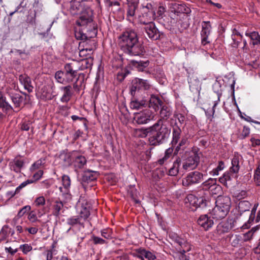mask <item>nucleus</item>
<instances>
[{"mask_svg":"<svg viewBox=\"0 0 260 260\" xmlns=\"http://www.w3.org/2000/svg\"><path fill=\"white\" fill-rule=\"evenodd\" d=\"M153 117L151 111L149 109H146L135 113L134 120L138 124H144L148 123Z\"/></svg>","mask_w":260,"mask_h":260,"instance_id":"obj_10","label":"nucleus"},{"mask_svg":"<svg viewBox=\"0 0 260 260\" xmlns=\"http://www.w3.org/2000/svg\"><path fill=\"white\" fill-rule=\"evenodd\" d=\"M241 156L238 154H235L232 160V167H230L229 170L232 172L237 175L240 169L239 159Z\"/></svg>","mask_w":260,"mask_h":260,"instance_id":"obj_33","label":"nucleus"},{"mask_svg":"<svg viewBox=\"0 0 260 260\" xmlns=\"http://www.w3.org/2000/svg\"><path fill=\"white\" fill-rule=\"evenodd\" d=\"M146 250L143 248L137 249L134 255L143 260V255L146 253Z\"/></svg>","mask_w":260,"mask_h":260,"instance_id":"obj_57","label":"nucleus"},{"mask_svg":"<svg viewBox=\"0 0 260 260\" xmlns=\"http://www.w3.org/2000/svg\"><path fill=\"white\" fill-rule=\"evenodd\" d=\"M45 204V199L44 197L41 196L36 199L35 201V206L40 207L44 205Z\"/></svg>","mask_w":260,"mask_h":260,"instance_id":"obj_53","label":"nucleus"},{"mask_svg":"<svg viewBox=\"0 0 260 260\" xmlns=\"http://www.w3.org/2000/svg\"><path fill=\"white\" fill-rule=\"evenodd\" d=\"M43 174V171L41 170H39L33 175L32 178L29 180L33 181V183H35L42 177Z\"/></svg>","mask_w":260,"mask_h":260,"instance_id":"obj_51","label":"nucleus"},{"mask_svg":"<svg viewBox=\"0 0 260 260\" xmlns=\"http://www.w3.org/2000/svg\"><path fill=\"white\" fill-rule=\"evenodd\" d=\"M204 175L197 171L188 173L182 180V184L184 186H189L199 184L204 180Z\"/></svg>","mask_w":260,"mask_h":260,"instance_id":"obj_8","label":"nucleus"},{"mask_svg":"<svg viewBox=\"0 0 260 260\" xmlns=\"http://www.w3.org/2000/svg\"><path fill=\"white\" fill-rule=\"evenodd\" d=\"M92 238L94 244L102 245L106 243V240L99 237L93 236Z\"/></svg>","mask_w":260,"mask_h":260,"instance_id":"obj_58","label":"nucleus"},{"mask_svg":"<svg viewBox=\"0 0 260 260\" xmlns=\"http://www.w3.org/2000/svg\"><path fill=\"white\" fill-rule=\"evenodd\" d=\"M137 8L128 7L127 11V17L130 19L131 18L133 17L135 15L136 10Z\"/></svg>","mask_w":260,"mask_h":260,"instance_id":"obj_56","label":"nucleus"},{"mask_svg":"<svg viewBox=\"0 0 260 260\" xmlns=\"http://www.w3.org/2000/svg\"><path fill=\"white\" fill-rule=\"evenodd\" d=\"M185 202L186 204H189V206L197 208L198 206L204 207L206 206L207 200L202 197L198 199L194 195L189 194L186 196Z\"/></svg>","mask_w":260,"mask_h":260,"instance_id":"obj_14","label":"nucleus"},{"mask_svg":"<svg viewBox=\"0 0 260 260\" xmlns=\"http://www.w3.org/2000/svg\"><path fill=\"white\" fill-rule=\"evenodd\" d=\"M139 0H127L128 7L138 8Z\"/></svg>","mask_w":260,"mask_h":260,"instance_id":"obj_61","label":"nucleus"},{"mask_svg":"<svg viewBox=\"0 0 260 260\" xmlns=\"http://www.w3.org/2000/svg\"><path fill=\"white\" fill-rule=\"evenodd\" d=\"M24 165L23 159L19 157H16L9 163V167L11 171L17 173H20L22 168Z\"/></svg>","mask_w":260,"mask_h":260,"instance_id":"obj_20","label":"nucleus"},{"mask_svg":"<svg viewBox=\"0 0 260 260\" xmlns=\"http://www.w3.org/2000/svg\"><path fill=\"white\" fill-rule=\"evenodd\" d=\"M119 44L123 52L130 55H140L144 52L142 44L139 42L137 33L131 28L126 29L119 36Z\"/></svg>","mask_w":260,"mask_h":260,"instance_id":"obj_2","label":"nucleus"},{"mask_svg":"<svg viewBox=\"0 0 260 260\" xmlns=\"http://www.w3.org/2000/svg\"><path fill=\"white\" fill-rule=\"evenodd\" d=\"M9 96L15 107H19L24 100V98L18 93L10 92Z\"/></svg>","mask_w":260,"mask_h":260,"instance_id":"obj_30","label":"nucleus"},{"mask_svg":"<svg viewBox=\"0 0 260 260\" xmlns=\"http://www.w3.org/2000/svg\"><path fill=\"white\" fill-rule=\"evenodd\" d=\"M250 128L248 126H244L242 132L240 134L239 137L241 139H244L248 137L250 134Z\"/></svg>","mask_w":260,"mask_h":260,"instance_id":"obj_52","label":"nucleus"},{"mask_svg":"<svg viewBox=\"0 0 260 260\" xmlns=\"http://www.w3.org/2000/svg\"><path fill=\"white\" fill-rule=\"evenodd\" d=\"M28 219L32 222L38 221V218L36 213L34 211H31L28 216Z\"/></svg>","mask_w":260,"mask_h":260,"instance_id":"obj_60","label":"nucleus"},{"mask_svg":"<svg viewBox=\"0 0 260 260\" xmlns=\"http://www.w3.org/2000/svg\"><path fill=\"white\" fill-rule=\"evenodd\" d=\"M89 215V206L85 207L82 206L79 211V215L68 218L67 223L72 226L79 225L83 228L84 227V222L87 219Z\"/></svg>","mask_w":260,"mask_h":260,"instance_id":"obj_6","label":"nucleus"},{"mask_svg":"<svg viewBox=\"0 0 260 260\" xmlns=\"http://www.w3.org/2000/svg\"><path fill=\"white\" fill-rule=\"evenodd\" d=\"M92 24V22L91 24L81 26L83 27V28H76L75 30V36L76 39L78 40H88L89 38H91L95 36L96 30L94 27H93V29L90 30H89V29L87 28L88 26H91Z\"/></svg>","mask_w":260,"mask_h":260,"instance_id":"obj_7","label":"nucleus"},{"mask_svg":"<svg viewBox=\"0 0 260 260\" xmlns=\"http://www.w3.org/2000/svg\"><path fill=\"white\" fill-rule=\"evenodd\" d=\"M96 172L91 170H87L84 172L82 176V180L84 181H91L95 180L96 177L95 175Z\"/></svg>","mask_w":260,"mask_h":260,"instance_id":"obj_38","label":"nucleus"},{"mask_svg":"<svg viewBox=\"0 0 260 260\" xmlns=\"http://www.w3.org/2000/svg\"><path fill=\"white\" fill-rule=\"evenodd\" d=\"M254 181L257 186H260V161L258 163L254 171Z\"/></svg>","mask_w":260,"mask_h":260,"instance_id":"obj_45","label":"nucleus"},{"mask_svg":"<svg viewBox=\"0 0 260 260\" xmlns=\"http://www.w3.org/2000/svg\"><path fill=\"white\" fill-rule=\"evenodd\" d=\"M0 108L5 109L6 110H9L12 109L10 104L8 102L6 101L3 98H0Z\"/></svg>","mask_w":260,"mask_h":260,"instance_id":"obj_49","label":"nucleus"},{"mask_svg":"<svg viewBox=\"0 0 260 260\" xmlns=\"http://www.w3.org/2000/svg\"><path fill=\"white\" fill-rule=\"evenodd\" d=\"M173 152V149L172 147L167 149L165 152L164 156L168 159L172 155Z\"/></svg>","mask_w":260,"mask_h":260,"instance_id":"obj_63","label":"nucleus"},{"mask_svg":"<svg viewBox=\"0 0 260 260\" xmlns=\"http://www.w3.org/2000/svg\"><path fill=\"white\" fill-rule=\"evenodd\" d=\"M70 11L73 15H81L79 19L76 21L78 25L84 26L91 23L92 10L87 5L86 0H72Z\"/></svg>","mask_w":260,"mask_h":260,"instance_id":"obj_3","label":"nucleus"},{"mask_svg":"<svg viewBox=\"0 0 260 260\" xmlns=\"http://www.w3.org/2000/svg\"><path fill=\"white\" fill-rule=\"evenodd\" d=\"M149 63V62L148 60L137 61L135 60H132L130 61L129 64L133 69L137 70L138 71L143 72L144 71L145 69L148 66Z\"/></svg>","mask_w":260,"mask_h":260,"instance_id":"obj_22","label":"nucleus"},{"mask_svg":"<svg viewBox=\"0 0 260 260\" xmlns=\"http://www.w3.org/2000/svg\"><path fill=\"white\" fill-rule=\"evenodd\" d=\"M211 26L210 21H203L201 32V43L205 46L210 43L208 37L210 34Z\"/></svg>","mask_w":260,"mask_h":260,"instance_id":"obj_16","label":"nucleus"},{"mask_svg":"<svg viewBox=\"0 0 260 260\" xmlns=\"http://www.w3.org/2000/svg\"><path fill=\"white\" fill-rule=\"evenodd\" d=\"M156 18V14L154 10H151L147 12H145L139 18V21L141 24H144L145 26L149 23H154L153 21Z\"/></svg>","mask_w":260,"mask_h":260,"instance_id":"obj_19","label":"nucleus"},{"mask_svg":"<svg viewBox=\"0 0 260 260\" xmlns=\"http://www.w3.org/2000/svg\"><path fill=\"white\" fill-rule=\"evenodd\" d=\"M166 173V169L161 168L156 169L152 173V178L156 183L161 179Z\"/></svg>","mask_w":260,"mask_h":260,"instance_id":"obj_34","label":"nucleus"},{"mask_svg":"<svg viewBox=\"0 0 260 260\" xmlns=\"http://www.w3.org/2000/svg\"><path fill=\"white\" fill-rule=\"evenodd\" d=\"M140 88L141 90H147L149 88L150 84L147 80L140 79Z\"/></svg>","mask_w":260,"mask_h":260,"instance_id":"obj_50","label":"nucleus"},{"mask_svg":"<svg viewBox=\"0 0 260 260\" xmlns=\"http://www.w3.org/2000/svg\"><path fill=\"white\" fill-rule=\"evenodd\" d=\"M136 135L141 138L148 136V141L151 145L157 146L166 142L169 139L171 128L158 119L152 126L146 128L137 129Z\"/></svg>","mask_w":260,"mask_h":260,"instance_id":"obj_1","label":"nucleus"},{"mask_svg":"<svg viewBox=\"0 0 260 260\" xmlns=\"http://www.w3.org/2000/svg\"><path fill=\"white\" fill-rule=\"evenodd\" d=\"M181 160L178 157L173 162V166L170 169L168 172V175L170 176H175L178 173L179 167L181 165Z\"/></svg>","mask_w":260,"mask_h":260,"instance_id":"obj_31","label":"nucleus"},{"mask_svg":"<svg viewBox=\"0 0 260 260\" xmlns=\"http://www.w3.org/2000/svg\"><path fill=\"white\" fill-rule=\"evenodd\" d=\"M87 164L86 157L77 152H72V163L75 171L78 172V170L83 169Z\"/></svg>","mask_w":260,"mask_h":260,"instance_id":"obj_11","label":"nucleus"},{"mask_svg":"<svg viewBox=\"0 0 260 260\" xmlns=\"http://www.w3.org/2000/svg\"><path fill=\"white\" fill-rule=\"evenodd\" d=\"M212 216L208 214L201 215L198 219V224L204 230L207 231L211 228L214 224Z\"/></svg>","mask_w":260,"mask_h":260,"instance_id":"obj_18","label":"nucleus"},{"mask_svg":"<svg viewBox=\"0 0 260 260\" xmlns=\"http://www.w3.org/2000/svg\"><path fill=\"white\" fill-rule=\"evenodd\" d=\"M210 192L212 195H217L218 197H220V194L222 193V187L220 185L217 184L216 182V184L213 186L210 190Z\"/></svg>","mask_w":260,"mask_h":260,"instance_id":"obj_46","label":"nucleus"},{"mask_svg":"<svg viewBox=\"0 0 260 260\" xmlns=\"http://www.w3.org/2000/svg\"><path fill=\"white\" fill-rule=\"evenodd\" d=\"M71 181L70 177L67 175H63L62 176V185L59 189L61 192L62 196L67 200L71 199V194L70 193V186Z\"/></svg>","mask_w":260,"mask_h":260,"instance_id":"obj_12","label":"nucleus"},{"mask_svg":"<svg viewBox=\"0 0 260 260\" xmlns=\"http://www.w3.org/2000/svg\"><path fill=\"white\" fill-rule=\"evenodd\" d=\"M60 89L63 92V94L60 98V101L62 103H68L72 96V86L68 85L61 86Z\"/></svg>","mask_w":260,"mask_h":260,"instance_id":"obj_25","label":"nucleus"},{"mask_svg":"<svg viewBox=\"0 0 260 260\" xmlns=\"http://www.w3.org/2000/svg\"><path fill=\"white\" fill-rule=\"evenodd\" d=\"M217 182L216 179L210 178L206 180L202 184V186L205 189H209V190L212 188L213 186H214Z\"/></svg>","mask_w":260,"mask_h":260,"instance_id":"obj_41","label":"nucleus"},{"mask_svg":"<svg viewBox=\"0 0 260 260\" xmlns=\"http://www.w3.org/2000/svg\"><path fill=\"white\" fill-rule=\"evenodd\" d=\"M33 183V181L30 180L29 179H27V180L21 183L17 188V191H20V190L25 187L26 185L29 184Z\"/></svg>","mask_w":260,"mask_h":260,"instance_id":"obj_59","label":"nucleus"},{"mask_svg":"<svg viewBox=\"0 0 260 260\" xmlns=\"http://www.w3.org/2000/svg\"><path fill=\"white\" fill-rule=\"evenodd\" d=\"M245 35L250 38L252 41L253 45H257L260 44V35L257 32L253 31L251 32H246Z\"/></svg>","mask_w":260,"mask_h":260,"instance_id":"obj_39","label":"nucleus"},{"mask_svg":"<svg viewBox=\"0 0 260 260\" xmlns=\"http://www.w3.org/2000/svg\"><path fill=\"white\" fill-rule=\"evenodd\" d=\"M188 144V139L186 137H182L175 148L174 154H177L178 153H181V151H183L187 147Z\"/></svg>","mask_w":260,"mask_h":260,"instance_id":"obj_35","label":"nucleus"},{"mask_svg":"<svg viewBox=\"0 0 260 260\" xmlns=\"http://www.w3.org/2000/svg\"><path fill=\"white\" fill-rule=\"evenodd\" d=\"M146 259L147 260H155L156 258V256L152 252L147 251H146Z\"/></svg>","mask_w":260,"mask_h":260,"instance_id":"obj_64","label":"nucleus"},{"mask_svg":"<svg viewBox=\"0 0 260 260\" xmlns=\"http://www.w3.org/2000/svg\"><path fill=\"white\" fill-rule=\"evenodd\" d=\"M63 204L62 202L56 201L53 206V214L56 216H58L60 213V211L63 208Z\"/></svg>","mask_w":260,"mask_h":260,"instance_id":"obj_43","label":"nucleus"},{"mask_svg":"<svg viewBox=\"0 0 260 260\" xmlns=\"http://www.w3.org/2000/svg\"><path fill=\"white\" fill-rule=\"evenodd\" d=\"M169 237L180 247L179 251L182 254H184L191 250V245L181 236H179L174 233H170Z\"/></svg>","mask_w":260,"mask_h":260,"instance_id":"obj_9","label":"nucleus"},{"mask_svg":"<svg viewBox=\"0 0 260 260\" xmlns=\"http://www.w3.org/2000/svg\"><path fill=\"white\" fill-rule=\"evenodd\" d=\"M76 62L67 63L64 66V70L66 75H71L72 76H76L77 70L75 67Z\"/></svg>","mask_w":260,"mask_h":260,"instance_id":"obj_36","label":"nucleus"},{"mask_svg":"<svg viewBox=\"0 0 260 260\" xmlns=\"http://www.w3.org/2000/svg\"><path fill=\"white\" fill-rule=\"evenodd\" d=\"M140 79L135 78L132 80V85L130 87V92L131 95L134 96L139 92L141 90L140 88Z\"/></svg>","mask_w":260,"mask_h":260,"instance_id":"obj_37","label":"nucleus"},{"mask_svg":"<svg viewBox=\"0 0 260 260\" xmlns=\"http://www.w3.org/2000/svg\"><path fill=\"white\" fill-rule=\"evenodd\" d=\"M19 81L24 86V88L29 92L32 91L33 86L30 78L26 75H20L19 76Z\"/></svg>","mask_w":260,"mask_h":260,"instance_id":"obj_24","label":"nucleus"},{"mask_svg":"<svg viewBox=\"0 0 260 260\" xmlns=\"http://www.w3.org/2000/svg\"><path fill=\"white\" fill-rule=\"evenodd\" d=\"M181 134V128L177 125H175L173 127L172 132V140L171 144L173 146L177 145Z\"/></svg>","mask_w":260,"mask_h":260,"instance_id":"obj_27","label":"nucleus"},{"mask_svg":"<svg viewBox=\"0 0 260 260\" xmlns=\"http://www.w3.org/2000/svg\"><path fill=\"white\" fill-rule=\"evenodd\" d=\"M59 163L63 167H69L72 163V152L67 153L63 151L58 156Z\"/></svg>","mask_w":260,"mask_h":260,"instance_id":"obj_21","label":"nucleus"},{"mask_svg":"<svg viewBox=\"0 0 260 260\" xmlns=\"http://www.w3.org/2000/svg\"><path fill=\"white\" fill-rule=\"evenodd\" d=\"M143 29L150 39L157 40L160 38V32L156 27L155 23H149L145 26Z\"/></svg>","mask_w":260,"mask_h":260,"instance_id":"obj_15","label":"nucleus"},{"mask_svg":"<svg viewBox=\"0 0 260 260\" xmlns=\"http://www.w3.org/2000/svg\"><path fill=\"white\" fill-rule=\"evenodd\" d=\"M225 167L224 163L223 161H220L218 162L217 167L209 172V174L212 176H217L219 172L224 169Z\"/></svg>","mask_w":260,"mask_h":260,"instance_id":"obj_44","label":"nucleus"},{"mask_svg":"<svg viewBox=\"0 0 260 260\" xmlns=\"http://www.w3.org/2000/svg\"><path fill=\"white\" fill-rule=\"evenodd\" d=\"M51 249L47 250L43 253V255L46 257V260H52L53 258L54 259L55 257H53V255L57 254V251L54 249L55 244H53Z\"/></svg>","mask_w":260,"mask_h":260,"instance_id":"obj_40","label":"nucleus"},{"mask_svg":"<svg viewBox=\"0 0 260 260\" xmlns=\"http://www.w3.org/2000/svg\"><path fill=\"white\" fill-rule=\"evenodd\" d=\"M30 209H31V207L29 205H26V206H24L18 212V213L17 214V216L19 217H21L23 216L26 212L30 211Z\"/></svg>","mask_w":260,"mask_h":260,"instance_id":"obj_54","label":"nucleus"},{"mask_svg":"<svg viewBox=\"0 0 260 260\" xmlns=\"http://www.w3.org/2000/svg\"><path fill=\"white\" fill-rule=\"evenodd\" d=\"M64 76V72L61 71H58L55 73V78L58 83L63 84L65 82V79L63 78Z\"/></svg>","mask_w":260,"mask_h":260,"instance_id":"obj_48","label":"nucleus"},{"mask_svg":"<svg viewBox=\"0 0 260 260\" xmlns=\"http://www.w3.org/2000/svg\"><path fill=\"white\" fill-rule=\"evenodd\" d=\"M159 112L160 118L159 119H168L172 114L171 108L165 105H163L161 107ZM164 122V121H162Z\"/></svg>","mask_w":260,"mask_h":260,"instance_id":"obj_32","label":"nucleus"},{"mask_svg":"<svg viewBox=\"0 0 260 260\" xmlns=\"http://www.w3.org/2000/svg\"><path fill=\"white\" fill-rule=\"evenodd\" d=\"M216 206L210 213L212 218L217 220L224 218L229 213L231 202L228 196L218 197L216 201Z\"/></svg>","mask_w":260,"mask_h":260,"instance_id":"obj_4","label":"nucleus"},{"mask_svg":"<svg viewBox=\"0 0 260 260\" xmlns=\"http://www.w3.org/2000/svg\"><path fill=\"white\" fill-rule=\"evenodd\" d=\"M258 206V203H255L253 206L251 211L250 209L251 207V203L246 200L241 201L238 204V210L240 215L242 216L243 214L246 213L248 218V223H245V225H243L244 228H247L249 226L248 224L253 222L255 218V215L256 211Z\"/></svg>","mask_w":260,"mask_h":260,"instance_id":"obj_5","label":"nucleus"},{"mask_svg":"<svg viewBox=\"0 0 260 260\" xmlns=\"http://www.w3.org/2000/svg\"><path fill=\"white\" fill-rule=\"evenodd\" d=\"M148 104L146 100H139L134 99L130 103V107L135 110H139Z\"/></svg>","mask_w":260,"mask_h":260,"instance_id":"obj_29","label":"nucleus"},{"mask_svg":"<svg viewBox=\"0 0 260 260\" xmlns=\"http://www.w3.org/2000/svg\"><path fill=\"white\" fill-rule=\"evenodd\" d=\"M147 101L148 104L149 103V107L154 109L155 111L158 110L159 108L164 105L160 98L155 95H151L149 100Z\"/></svg>","mask_w":260,"mask_h":260,"instance_id":"obj_23","label":"nucleus"},{"mask_svg":"<svg viewBox=\"0 0 260 260\" xmlns=\"http://www.w3.org/2000/svg\"><path fill=\"white\" fill-rule=\"evenodd\" d=\"M45 162L46 159L45 158H40L31 165L29 169L30 171L33 172L36 170L41 168L42 166H43L45 165Z\"/></svg>","mask_w":260,"mask_h":260,"instance_id":"obj_42","label":"nucleus"},{"mask_svg":"<svg viewBox=\"0 0 260 260\" xmlns=\"http://www.w3.org/2000/svg\"><path fill=\"white\" fill-rule=\"evenodd\" d=\"M19 248L22 251V252L24 254H26L27 252L32 250L31 246L27 244L21 245L19 247Z\"/></svg>","mask_w":260,"mask_h":260,"instance_id":"obj_55","label":"nucleus"},{"mask_svg":"<svg viewBox=\"0 0 260 260\" xmlns=\"http://www.w3.org/2000/svg\"><path fill=\"white\" fill-rule=\"evenodd\" d=\"M237 177V175L232 172L230 170L225 172L221 177L219 178V181L223 185H226L228 181H231L233 178Z\"/></svg>","mask_w":260,"mask_h":260,"instance_id":"obj_28","label":"nucleus"},{"mask_svg":"<svg viewBox=\"0 0 260 260\" xmlns=\"http://www.w3.org/2000/svg\"><path fill=\"white\" fill-rule=\"evenodd\" d=\"M199 162V156L193 153L192 155L184 160L182 165V169L186 171L193 170L197 167Z\"/></svg>","mask_w":260,"mask_h":260,"instance_id":"obj_13","label":"nucleus"},{"mask_svg":"<svg viewBox=\"0 0 260 260\" xmlns=\"http://www.w3.org/2000/svg\"><path fill=\"white\" fill-rule=\"evenodd\" d=\"M101 235L106 239H110L112 238V230L110 228H106L101 230Z\"/></svg>","mask_w":260,"mask_h":260,"instance_id":"obj_47","label":"nucleus"},{"mask_svg":"<svg viewBox=\"0 0 260 260\" xmlns=\"http://www.w3.org/2000/svg\"><path fill=\"white\" fill-rule=\"evenodd\" d=\"M189 88L192 92H199L201 89V83L196 76L189 77L188 79Z\"/></svg>","mask_w":260,"mask_h":260,"instance_id":"obj_26","label":"nucleus"},{"mask_svg":"<svg viewBox=\"0 0 260 260\" xmlns=\"http://www.w3.org/2000/svg\"><path fill=\"white\" fill-rule=\"evenodd\" d=\"M235 227V221L232 219H229L220 222L216 227V232L218 234L222 235L229 232Z\"/></svg>","mask_w":260,"mask_h":260,"instance_id":"obj_17","label":"nucleus"},{"mask_svg":"<svg viewBox=\"0 0 260 260\" xmlns=\"http://www.w3.org/2000/svg\"><path fill=\"white\" fill-rule=\"evenodd\" d=\"M247 196V193L245 190H241L236 195V197L238 200H240L245 198Z\"/></svg>","mask_w":260,"mask_h":260,"instance_id":"obj_62","label":"nucleus"}]
</instances>
